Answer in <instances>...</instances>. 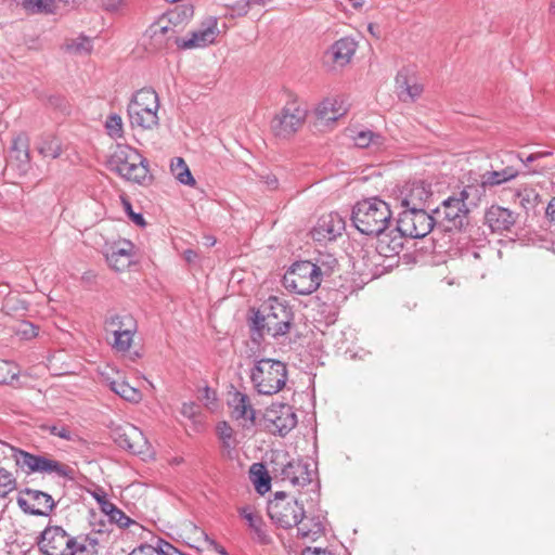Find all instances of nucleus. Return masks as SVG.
<instances>
[{
	"mask_svg": "<svg viewBox=\"0 0 555 555\" xmlns=\"http://www.w3.org/2000/svg\"><path fill=\"white\" fill-rule=\"evenodd\" d=\"M0 452L11 456L15 464L26 474H48L56 477L75 480V469L69 465L41 454H33L0 441Z\"/></svg>",
	"mask_w": 555,
	"mask_h": 555,
	"instance_id": "obj_1",
	"label": "nucleus"
},
{
	"mask_svg": "<svg viewBox=\"0 0 555 555\" xmlns=\"http://www.w3.org/2000/svg\"><path fill=\"white\" fill-rule=\"evenodd\" d=\"M292 320L291 308L278 297L272 296L255 312L250 327L259 336L267 333L272 337H279L289 332Z\"/></svg>",
	"mask_w": 555,
	"mask_h": 555,
	"instance_id": "obj_2",
	"label": "nucleus"
},
{
	"mask_svg": "<svg viewBox=\"0 0 555 555\" xmlns=\"http://www.w3.org/2000/svg\"><path fill=\"white\" fill-rule=\"evenodd\" d=\"M351 220L357 230L365 235L382 234L389 227L391 210L386 202L377 197L367 198L353 206Z\"/></svg>",
	"mask_w": 555,
	"mask_h": 555,
	"instance_id": "obj_3",
	"label": "nucleus"
},
{
	"mask_svg": "<svg viewBox=\"0 0 555 555\" xmlns=\"http://www.w3.org/2000/svg\"><path fill=\"white\" fill-rule=\"evenodd\" d=\"M250 382L259 395L272 396L281 391L287 380L286 364L280 360H255L250 369Z\"/></svg>",
	"mask_w": 555,
	"mask_h": 555,
	"instance_id": "obj_4",
	"label": "nucleus"
},
{
	"mask_svg": "<svg viewBox=\"0 0 555 555\" xmlns=\"http://www.w3.org/2000/svg\"><path fill=\"white\" fill-rule=\"evenodd\" d=\"M159 99L156 91L143 88L137 91L127 107L129 121L132 128L153 130L159 124Z\"/></svg>",
	"mask_w": 555,
	"mask_h": 555,
	"instance_id": "obj_5",
	"label": "nucleus"
},
{
	"mask_svg": "<svg viewBox=\"0 0 555 555\" xmlns=\"http://www.w3.org/2000/svg\"><path fill=\"white\" fill-rule=\"evenodd\" d=\"M108 167L128 181L143 183L149 178V164L135 149L118 144L108 159Z\"/></svg>",
	"mask_w": 555,
	"mask_h": 555,
	"instance_id": "obj_6",
	"label": "nucleus"
},
{
	"mask_svg": "<svg viewBox=\"0 0 555 555\" xmlns=\"http://www.w3.org/2000/svg\"><path fill=\"white\" fill-rule=\"evenodd\" d=\"M38 547L43 555H76L87 551V545L57 525H49L41 532Z\"/></svg>",
	"mask_w": 555,
	"mask_h": 555,
	"instance_id": "obj_7",
	"label": "nucleus"
},
{
	"mask_svg": "<svg viewBox=\"0 0 555 555\" xmlns=\"http://www.w3.org/2000/svg\"><path fill=\"white\" fill-rule=\"evenodd\" d=\"M470 186L464 188L457 195L450 196L434 210L437 227L443 231L460 230L464 227L468 217L466 199L469 196Z\"/></svg>",
	"mask_w": 555,
	"mask_h": 555,
	"instance_id": "obj_8",
	"label": "nucleus"
},
{
	"mask_svg": "<svg viewBox=\"0 0 555 555\" xmlns=\"http://www.w3.org/2000/svg\"><path fill=\"white\" fill-rule=\"evenodd\" d=\"M322 281L320 267L311 261L295 262L284 274L283 285L298 295H310L315 292Z\"/></svg>",
	"mask_w": 555,
	"mask_h": 555,
	"instance_id": "obj_9",
	"label": "nucleus"
},
{
	"mask_svg": "<svg viewBox=\"0 0 555 555\" xmlns=\"http://www.w3.org/2000/svg\"><path fill=\"white\" fill-rule=\"evenodd\" d=\"M274 473L283 481L288 482L292 487L300 489L311 487L313 496L312 502H317L319 493L315 491L317 483H313V475L315 470L310 468V464L302 459H289L274 463Z\"/></svg>",
	"mask_w": 555,
	"mask_h": 555,
	"instance_id": "obj_10",
	"label": "nucleus"
},
{
	"mask_svg": "<svg viewBox=\"0 0 555 555\" xmlns=\"http://www.w3.org/2000/svg\"><path fill=\"white\" fill-rule=\"evenodd\" d=\"M306 118V106L297 99H291L271 120V129L275 137L288 139L302 127Z\"/></svg>",
	"mask_w": 555,
	"mask_h": 555,
	"instance_id": "obj_11",
	"label": "nucleus"
},
{
	"mask_svg": "<svg viewBox=\"0 0 555 555\" xmlns=\"http://www.w3.org/2000/svg\"><path fill=\"white\" fill-rule=\"evenodd\" d=\"M399 231L411 238L425 237L436 224L435 215H429L426 209H403L397 220Z\"/></svg>",
	"mask_w": 555,
	"mask_h": 555,
	"instance_id": "obj_12",
	"label": "nucleus"
},
{
	"mask_svg": "<svg viewBox=\"0 0 555 555\" xmlns=\"http://www.w3.org/2000/svg\"><path fill=\"white\" fill-rule=\"evenodd\" d=\"M267 428L280 436L287 435L297 425V415L286 403H272L264 413Z\"/></svg>",
	"mask_w": 555,
	"mask_h": 555,
	"instance_id": "obj_13",
	"label": "nucleus"
},
{
	"mask_svg": "<svg viewBox=\"0 0 555 555\" xmlns=\"http://www.w3.org/2000/svg\"><path fill=\"white\" fill-rule=\"evenodd\" d=\"M16 501L24 513L34 516H48L55 507L49 493L30 488L22 490Z\"/></svg>",
	"mask_w": 555,
	"mask_h": 555,
	"instance_id": "obj_14",
	"label": "nucleus"
},
{
	"mask_svg": "<svg viewBox=\"0 0 555 555\" xmlns=\"http://www.w3.org/2000/svg\"><path fill=\"white\" fill-rule=\"evenodd\" d=\"M304 505L298 500L282 502L271 500L268 513L271 519L282 528H292L298 524L300 516H304Z\"/></svg>",
	"mask_w": 555,
	"mask_h": 555,
	"instance_id": "obj_15",
	"label": "nucleus"
},
{
	"mask_svg": "<svg viewBox=\"0 0 555 555\" xmlns=\"http://www.w3.org/2000/svg\"><path fill=\"white\" fill-rule=\"evenodd\" d=\"M345 219L337 212H330L319 218L310 234L315 242L335 241L345 230Z\"/></svg>",
	"mask_w": 555,
	"mask_h": 555,
	"instance_id": "obj_16",
	"label": "nucleus"
},
{
	"mask_svg": "<svg viewBox=\"0 0 555 555\" xmlns=\"http://www.w3.org/2000/svg\"><path fill=\"white\" fill-rule=\"evenodd\" d=\"M433 196L431 185L424 181L406 183L400 193V205L403 209H426Z\"/></svg>",
	"mask_w": 555,
	"mask_h": 555,
	"instance_id": "obj_17",
	"label": "nucleus"
},
{
	"mask_svg": "<svg viewBox=\"0 0 555 555\" xmlns=\"http://www.w3.org/2000/svg\"><path fill=\"white\" fill-rule=\"evenodd\" d=\"M218 34V21L210 16L202 24L199 29L192 33L190 39L177 43L183 49L204 48L214 43Z\"/></svg>",
	"mask_w": 555,
	"mask_h": 555,
	"instance_id": "obj_18",
	"label": "nucleus"
},
{
	"mask_svg": "<svg viewBox=\"0 0 555 555\" xmlns=\"http://www.w3.org/2000/svg\"><path fill=\"white\" fill-rule=\"evenodd\" d=\"M516 218L517 216L514 211L499 205H492L485 212V224L492 232L503 233L514 227Z\"/></svg>",
	"mask_w": 555,
	"mask_h": 555,
	"instance_id": "obj_19",
	"label": "nucleus"
},
{
	"mask_svg": "<svg viewBox=\"0 0 555 555\" xmlns=\"http://www.w3.org/2000/svg\"><path fill=\"white\" fill-rule=\"evenodd\" d=\"M134 245L130 241H122L113 244L107 253L106 260L115 271L122 272L133 262Z\"/></svg>",
	"mask_w": 555,
	"mask_h": 555,
	"instance_id": "obj_20",
	"label": "nucleus"
},
{
	"mask_svg": "<svg viewBox=\"0 0 555 555\" xmlns=\"http://www.w3.org/2000/svg\"><path fill=\"white\" fill-rule=\"evenodd\" d=\"M116 442L122 449L134 454H141L147 447V440L143 433L133 425H127L116 430Z\"/></svg>",
	"mask_w": 555,
	"mask_h": 555,
	"instance_id": "obj_21",
	"label": "nucleus"
},
{
	"mask_svg": "<svg viewBox=\"0 0 555 555\" xmlns=\"http://www.w3.org/2000/svg\"><path fill=\"white\" fill-rule=\"evenodd\" d=\"M378 236L376 250L380 256L384 257H393L398 255L403 248V241L406 235H403L401 231H399V225L397 224L393 229H387L382 234H376Z\"/></svg>",
	"mask_w": 555,
	"mask_h": 555,
	"instance_id": "obj_22",
	"label": "nucleus"
},
{
	"mask_svg": "<svg viewBox=\"0 0 555 555\" xmlns=\"http://www.w3.org/2000/svg\"><path fill=\"white\" fill-rule=\"evenodd\" d=\"M358 42L351 37H344L336 40L327 50L326 55L332 62L340 67L349 64L357 51Z\"/></svg>",
	"mask_w": 555,
	"mask_h": 555,
	"instance_id": "obj_23",
	"label": "nucleus"
},
{
	"mask_svg": "<svg viewBox=\"0 0 555 555\" xmlns=\"http://www.w3.org/2000/svg\"><path fill=\"white\" fill-rule=\"evenodd\" d=\"M491 167H492V170H488L480 176V183H481L482 188H487V186L492 188V186L501 185L505 182H508V181L515 179L519 173L518 169L515 166L509 165V164L501 169L494 168L493 165Z\"/></svg>",
	"mask_w": 555,
	"mask_h": 555,
	"instance_id": "obj_24",
	"label": "nucleus"
},
{
	"mask_svg": "<svg viewBox=\"0 0 555 555\" xmlns=\"http://www.w3.org/2000/svg\"><path fill=\"white\" fill-rule=\"evenodd\" d=\"M229 406L232 410V416L238 421H248L250 423L255 420V410L250 403L249 397L243 392L235 391L229 399Z\"/></svg>",
	"mask_w": 555,
	"mask_h": 555,
	"instance_id": "obj_25",
	"label": "nucleus"
},
{
	"mask_svg": "<svg viewBox=\"0 0 555 555\" xmlns=\"http://www.w3.org/2000/svg\"><path fill=\"white\" fill-rule=\"evenodd\" d=\"M294 527L297 528L298 535L311 540L318 539L324 531L322 517L320 515H307L306 511Z\"/></svg>",
	"mask_w": 555,
	"mask_h": 555,
	"instance_id": "obj_26",
	"label": "nucleus"
},
{
	"mask_svg": "<svg viewBox=\"0 0 555 555\" xmlns=\"http://www.w3.org/2000/svg\"><path fill=\"white\" fill-rule=\"evenodd\" d=\"M36 150L43 158H59L63 153L61 140L52 133H44L37 138Z\"/></svg>",
	"mask_w": 555,
	"mask_h": 555,
	"instance_id": "obj_27",
	"label": "nucleus"
},
{
	"mask_svg": "<svg viewBox=\"0 0 555 555\" xmlns=\"http://www.w3.org/2000/svg\"><path fill=\"white\" fill-rule=\"evenodd\" d=\"M124 325L127 330H122L121 333L113 335L114 339L112 343L113 349L122 353L129 351L133 341V336L138 331L137 321H130L128 319Z\"/></svg>",
	"mask_w": 555,
	"mask_h": 555,
	"instance_id": "obj_28",
	"label": "nucleus"
},
{
	"mask_svg": "<svg viewBox=\"0 0 555 555\" xmlns=\"http://www.w3.org/2000/svg\"><path fill=\"white\" fill-rule=\"evenodd\" d=\"M240 515L247 521L255 538L262 543L267 542L268 537L264 530L262 517L249 506L240 508Z\"/></svg>",
	"mask_w": 555,
	"mask_h": 555,
	"instance_id": "obj_29",
	"label": "nucleus"
},
{
	"mask_svg": "<svg viewBox=\"0 0 555 555\" xmlns=\"http://www.w3.org/2000/svg\"><path fill=\"white\" fill-rule=\"evenodd\" d=\"M21 7L27 14L31 15H49L53 14L56 9L55 0H21Z\"/></svg>",
	"mask_w": 555,
	"mask_h": 555,
	"instance_id": "obj_30",
	"label": "nucleus"
},
{
	"mask_svg": "<svg viewBox=\"0 0 555 555\" xmlns=\"http://www.w3.org/2000/svg\"><path fill=\"white\" fill-rule=\"evenodd\" d=\"M109 388L120 398L131 403H138L142 400V392L124 379L109 382Z\"/></svg>",
	"mask_w": 555,
	"mask_h": 555,
	"instance_id": "obj_31",
	"label": "nucleus"
},
{
	"mask_svg": "<svg viewBox=\"0 0 555 555\" xmlns=\"http://www.w3.org/2000/svg\"><path fill=\"white\" fill-rule=\"evenodd\" d=\"M11 157L22 164L29 163V138L26 133L21 132L13 139Z\"/></svg>",
	"mask_w": 555,
	"mask_h": 555,
	"instance_id": "obj_32",
	"label": "nucleus"
},
{
	"mask_svg": "<svg viewBox=\"0 0 555 555\" xmlns=\"http://www.w3.org/2000/svg\"><path fill=\"white\" fill-rule=\"evenodd\" d=\"M128 319L130 321H135V319L130 313H108L104 321V328L106 333L115 335L121 333L122 330H127L124 324H126Z\"/></svg>",
	"mask_w": 555,
	"mask_h": 555,
	"instance_id": "obj_33",
	"label": "nucleus"
},
{
	"mask_svg": "<svg viewBox=\"0 0 555 555\" xmlns=\"http://www.w3.org/2000/svg\"><path fill=\"white\" fill-rule=\"evenodd\" d=\"M170 169L175 178L184 185L194 186L196 181L183 158L177 157L171 162Z\"/></svg>",
	"mask_w": 555,
	"mask_h": 555,
	"instance_id": "obj_34",
	"label": "nucleus"
},
{
	"mask_svg": "<svg viewBox=\"0 0 555 555\" xmlns=\"http://www.w3.org/2000/svg\"><path fill=\"white\" fill-rule=\"evenodd\" d=\"M147 31L150 34L152 44L155 49L167 47L169 39L175 34L172 27L162 26L159 24L152 25Z\"/></svg>",
	"mask_w": 555,
	"mask_h": 555,
	"instance_id": "obj_35",
	"label": "nucleus"
},
{
	"mask_svg": "<svg viewBox=\"0 0 555 555\" xmlns=\"http://www.w3.org/2000/svg\"><path fill=\"white\" fill-rule=\"evenodd\" d=\"M396 82L398 85V88L400 89L399 96L404 102L405 101H414L423 92V88L421 85H417V83L409 85L408 78L405 75L398 74L396 77Z\"/></svg>",
	"mask_w": 555,
	"mask_h": 555,
	"instance_id": "obj_36",
	"label": "nucleus"
},
{
	"mask_svg": "<svg viewBox=\"0 0 555 555\" xmlns=\"http://www.w3.org/2000/svg\"><path fill=\"white\" fill-rule=\"evenodd\" d=\"M17 487V481L12 472L0 466V498H7Z\"/></svg>",
	"mask_w": 555,
	"mask_h": 555,
	"instance_id": "obj_37",
	"label": "nucleus"
},
{
	"mask_svg": "<svg viewBox=\"0 0 555 555\" xmlns=\"http://www.w3.org/2000/svg\"><path fill=\"white\" fill-rule=\"evenodd\" d=\"M217 431L222 447L227 451V454L231 456L232 451L235 449V440L233 438V429L225 423H220L217 426Z\"/></svg>",
	"mask_w": 555,
	"mask_h": 555,
	"instance_id": "obj_38",
	"label": "nucleus"
},
{
	"mask_svg": "<svg viewBox=\"0 0 555 555\" xmlns=\"http://www.w3.org/2000/svg\"><path fill=\"white\" fill-rule=\"evenodd\" d=\"M18 374L20 369L14 362L0 360V384H12L17 380Z\"/></svg>",
	"mask_w": 555,
	"mask_h": 555,
	"instance_id": "obj_39",
	"label": "nucleus"
},
{
	"mask_svg": "<svg viewBox=\"0 0 555 555\" xmlns=\"http://www.w3.org/2000/svg\"><path fill=\"white\" fill-rule=\"evenodd\" d=\"M105 129L111 138L118 139L122 137L124 125L118 114H112L106 118Z\"/></svg>",
	"mask_w": 555,
	"mask_h": 555,
	"instance_id": "obj_40",
	"label": "nucleus"
},
{
	"mask_svg": "<svg viewBox=\"0 0 555 555\" xmlns=\"http://www.w3.org/2000/svg\"><path fill=\"white\" fill-rule=\"evenodd\" d=\"M354 144L358 147L364 149L373 144H378L380 135L374 133L371 130H361L352 137Z\"/></svg>",
	"mask_w": 555,
	"mask_h": 555,
	"instance_id": "obj_41",
	"label": "nucleus"
},
{
	"mask_svg": "<svg viewBox=\"0 0 555 555\" xmlns=\"http://www.w3.org/2000/svg\"><path fill=\"white\" fill-rule=\"evenodd\" d=\"M334 103L331 100H325L319 104L317 107L318 117L325 120H336L337 115L333 109Z\"/></svg>",
	"mask_w": 555,
	"mask_h": 555,
	"instance_id": "obj_42",
	"label": "nucleus"
},
{
	"mask_svg": "<svg viewBox=\"0 0 555 555\" xmlns=\"http://www.w3.org/2000/svg\"><path fill=\"white\" fill-rule=\"evenodd\" d=\"M517 198L519 199V204L525 208L529 209L534 206V202L538 197V194L534 193L533 190H521L516 193Z\"/></svg>",
	"mask_w": 555,
	"mask_h": 555,
	"instance_id": "obj_43",
	"label": "nucleus"
},
{
	"mask_svg": "<svg viewBox=\"0 0 555 555\" xmlns=\"http://www.w3.org/2000/svg\"><path fill=\"white\" fill-rule=\"evenodd\" d=\"M67 49L79 54L89 53L92 49V43L88 38L82 37L79 38L77 41H73L72 43H69L67 46Z\"/></svg>",
	"mask_w": 555,
	"mask_h": 555,
	"instance_id": "obj_44",
	"label": "nucleus"
},
{
	"mask_svg": "<svg viewBox=\"0 0 555 555\" xmlns=\"http://www.w3.org/2000/svg\"><path fill=\"white\" fill-rule=\"evenodd\" d=\"M48 430L51 435L60 437L64 440L70 441L74 439L72 431L65 425H52L48 427Z\"/></svg>",
	"mask_w": 555,
	"mask_h": 555,
	"instance_id": "obj_45",
	"label": "nucleus"
},
{
	"mask_svg": "<svg viewBox=\"0 0 555 555\" xmlns=\"http://www.w3.org/2000/svg\"><path fill=\"white\" fill-rule=\"evenodd\" d=\"M109 519L120 528H127L132 522V520L118 507L111 514Z\"/></svg>",
	"mask_w": 555,
	"mask_h": 555,
	"instance_id": "obj_46",
	"label": "nucleus"
},
{
	"mask_svg": "<svg viewBox=\"0 0 555 555\" xmlns=\"http://www.w3.org/2000/svg\"><path fill=\"white\" fill-rule=\"evenodd\" d=\"M156 550L158 555H186L177 547H175L172 544L165 541H160L158 544V548Z\"/></svg>",
	"mask_w": 555,
	"mask_h": 555,
	"instance_id": "obj_47",
	"label": "nucleus"
},
{
	"mask_svg": "<svg viewBox=\"0 0 555 555\" xmlns=\"http://www.w3.org/2000/svg\"><path fill=\"white\" fill-rule=\"evenodd\" d=\"M125 210L127 211L129 218L139 227L145 225V220L141 214H137L132 210L131 204L129 201L124 199Z\"/></svg>",
	"mask_w": 555,
	"mask_h": 555,
	"instance_id": "obj_48",
	"label": "nucleus"
},
{
	"mask_svg": "<svg viewBox=\"0 0 555 555\" xmlns=\"http://www.w3.org/2000/svg\"><path fill=\"white\" fill-rule=\"evenodd\" d=\"M18 333L26 339L34 338L38 335V327L31 323L24 322L18 328Z\"/></svg>",
	"mask_w": 555,
	"mask_h": 555,
	"instance_id": "obj_49",
	"label": "nucleus"
},
{
	"mask_svg": "<svg viewBox=\"0 0 555 555\" xmlns=\"http://www.w3.org/2000/svg\"><path fill=\"white\" fill-rule=\"evenodd\" d=\"M256 490L263 494L270 489V478L267 473H261L258 479L255 481Z\"/></svg>",
	"mask_w": 555,
	"mask_h": 555,
	"instance_id": "obj_50",
	"label": "nucleus"
},
{
	"mask_svg": "<svg viewBox=\"0 0 555 555\" xmlns=\"http://www.w3.org/2000/svg\"><path fill=\"white\" fill-rule=\"evenodd\" d=\"M544 154L542 153H537V154H530L526 160H524L519 155H516L512 152H507L504 154V156L506 157V163H511L513 162L514 159H517V160H520L522 163H532L534 160H537L539 157L543 156ZM502 163H505V160H503Z\"/></svg>",
	"mask_w": 555,
	"mask_h": 555,
	"instance_id": "obj_51",
	"label": "nucleus"
},
{
	"mask_svg": "<svg viewBox=\"0 0 555 555\" xmlns=\"http://www.w3.org/2000/svg\"><path fill=\"white\" fill-rule=\"evenodd\" d=\"M181 413L188 418H194L198 413V406L194 402H184L181 408Z\"/></svg>",
	"mask_w": 555,
	"mask_h": 555,
	"instance_id": "obj_52",
	"label": "nucleus"
},
{
	"mask_svg": "<svg viewBox=\"0 0 555 555\" xmlns=\"http://www.w3.org/2000/svg\"><path fill=\"white\" fill-rule=\"evenodd\" d=\"M95 499L99 502V504L101 505L102 511L111 517V514L114 512V509L117 508V506H115L112 502L106 500L105 495H103V496L95 495Z\"/></svg>",
	"mask_w": 555,
	"mask_h": 555,
	"instance_id": "obj_53",
	"label": "nucleus"
},
{
	"mask_svg": "<svg viewBox=\"0 0 555 555\" xmlns=\"http://www.w3.org/2000/svg\"><path fill=\"white\" fill-rule=\"evenodd\" d=\"M128 555H158L157 550L151 545L140 546Z\"/></svg>",
	"mask_w": 555,
	"mask_h": 555,
	"instance_id": "obj_54",
	"label": "nucleus"
},
{
	"mask_svg": "<svg viewBox=\"0 0 555 555\" xmlns=\"http://www.w3.org/2000/svg\"><path fill=\"white\" fill-rule=\"evenodd\" d=\"M545 216L548 222L555 227V196L548 202L545 209Z\"/></svg>",
	"mask_w": 555,
	"mask_h": 555,
	"instance_id": "obj_55",
	"label": "nucleus"
},
{
	"mask_svg": "<svg viewBox=\"0 0 555 555\" xmlns=\"http://www.w3.org/2000/svg\"><path fill=\"white\" fill-rule=\"evenodd\" d=\"M250 8V4L248 3V1H244V2H237L234 7H233V11L236 12V14L238 16H244L248 13V10Z\"/></svg>",
	"mask_w": 555,
	"mask_h": 555,
	"instance_id": "obj_56",
	"label": "nucleus"
},
{
	"mask_svg": "<svg viewBox=\"0 0 555 555\" xmlns=\"http://www.w3.org/2000/svg\"><path fill=\"white\" fill-rule=\"evenodd\" d=\"M263 183L270 189L275 190L279 185V180L274 175H266L262 177Z\"/></svg>",
	"mask_w": 555,
	"mask_h": 555,
	"instance_id": "obj_57",
	"label": "nucleus"
},
{
	"mask_svg": "<svg viewBox=\"0 0 555 555\" xmlns=\"http://www.w3.org/2000/svg\"><path fill=\"white\" fill-rule=\"evenodd\" d=\"M302 555H334V554L330 551L319 548V547H314V548L307 547L304 551Z\"/></svg>",
	"mask_w": 555,
	"mask_h": 555,
	"instance_id": "obj_58",
	"label": "nucleus"
},
{
	"mask_svg": "<svg viewBox=\"0 0 555 555\" xmlns=\"http://www.w3.org/2000/svg\"><path fill=\"white\" fill-rule=\"evenodd\" d=\"M367 31L370 33L371 36H373L374 38L376 39H379L380 38V31H379V27L378 25L374 24V23H370L367 25Z\"/></svg>",
	"mask_w": 555,
	"mask_h": 555,
	"instance_id": "obj_59",
	"label": "nucleus"
},
{
	"mask_svg": "<svg viewBox=\"0 0 555 555\" xmlns=\"http://www.w3.org/2000/svg\"><path fill=\"white\" fill-rule=\"evenodd\" d=\"M197 258V254L196 251L192 250V249H186L184 251V259L188 261V262H193L195 259Z\"/></svg>",
	"mask_w": 555,
	"mask_h": 555,
	"instance_id": "obj_60",
	"label": "nucleus"
},
{
	"mask_svg": "<svg viewBox=\"0 0 555 555\" xmlns=\"http://www.w3.org/2000/svg\"><path fill=\"white\" fill-rule=\"evenodd\" d=\"M204 392H205V399L207 400V402H209L210 400H215V392L210 390V388L206 387L204 389Z\"/></svg>",
	"mask_w": 555,
	"mask_h": 555,
	"instance_id": "obj_61",
	"label": "nucleus"
},
{
	"mask_svg": "<svg viewBox=\"0 0 555 555\" xmlns=\"http://www.w3.org/2000/svg\"><path fill=\"white\" fill-rule=\"evenodd\" d=\"M285 499H286V493L284 491H278V492L274 493V499L273 500H279V501H282V502H286Z\"/></svg>",
	"mask_w": 555,
	"mask_h": 555,
	"instance_id": "obj_62",
	"label": "nucleus"
},
{
	"mask_svg": "<svg viewBox=\"0 0 555 555\" xmlns=\"http://www.w3.org/2000/svg\"><path fill=\"white\" fill-rule=\"evenodd\" d=\"M250 5H263L268 0H247Z\"/></svg>",
	"mask_w": 555,
	"mask_h": 555,
	"instance_id": "obj_63",
	"label": "nucleus"
},
{
	"mask_svg": "<svg viewBox=\"0 0 555 555\" xmlns=\"http://www.w3.org/2000/svg\"><path fill=\"white\" fill-rule=\"evenodd\" d=\"M550 12L555 14V2H552L550 5Z\"/></svg>",
	"mask_w": 555,
	"mask_h": 555,
	"instance_id": "obj_64",
	"label": "nucleus"
}]
</instances>
